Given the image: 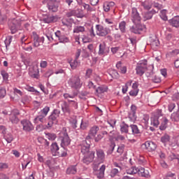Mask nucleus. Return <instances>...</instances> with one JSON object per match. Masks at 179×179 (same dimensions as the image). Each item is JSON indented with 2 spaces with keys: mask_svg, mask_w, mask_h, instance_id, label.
Returning <instances> with one entry per match:
<instances>
[{
  "mask_svg": "<svg viewBox=\"0 0 179 179\" xmlns=\"http://www.w3.org/2000/svg\"><path fill=\"white\" fill-rule=\"evenodd\" d=\"M68 85L71 87V89L78 90V89H80V87H82L83 83L80 80V77L78 76H73L68 80Z\"/></svg>",
  "mask_w": 179,
  "mask_h": 179,
  "instance_id": "f257e3e1",
  "label": "nucleus"
},
{
  "mask_svg": "<svg viewBox=\"0 0 179 179\" xmlns=\"http://www.w3.org/2000/svg\"><path fill=\"white\" fill-rule=\"evenodd\" d=\"M59 114H61V110L58 109H55L51 115L48 117V122L47 124V128H51L54 124L58 122V118H59Z\"/></svg>",
  "mask_w": 179,
  "mask_h": 179,
  "instance_id": "f03ea898",
  "label": "nucleus"
},
{
  "mask_svg": "<svg viewBox=\"0 0 179 179\" xmlns=\"http://www.w3.org/2000/svg\"><path fill=\"white\" fill-rule=\"evenodd\" d=\"M95 29L96 35L99 37H106L111 33V29L110 28L103 27L101 24H96Z\"/></svg>",
  "mask_w": 179,
  "mask_h": 179,
  "instance_id": "7ed1b4c3",
  "label": "nucleus"
},
{
  "mask_svg": "<svg viewBox=\"0 0 179 179\" xmlns=\"http://www.w3.org/2000/svg\"><path fill=\"white\" fill-rule=\"evenodd\" d=\"M59 141L61 142L62 148H65V146H69L71 145V138L66 131H62L59 134Z\"/></svg>",
  "mask_w": 179,
  "mask_h": 179,
  "instance_id": "20e7f679",
  "label": "nucleus"
},
{
  "mask_svg": "<svg viewBox=\"0 0 179 179\" xmlns=\"http://www.w3.org/2000/svg\"><path fill=\"white\" fill-rule=\"evenodd\" d=\"M146 69H148V61L144 60L141 62L137 64L136 68V75H138V76H142V75L146 72Z\"/></svg>",
  "mask_w": 179,
  "mask_h": 179,
  "instance_id": "39448f33",
  "label": "nucleus"
},
{
  "mask_svg": "<svg viewBox=\"0 0 179 179\" xmlns=\"http://www.w3.org/2000/svg\"><path fill=\"white\" fill-rule=\"evenodd\" d=\"M20 20L13 19L10 23H9V29L11 31V34H15L17 31V30H20V26H21Z\"/></svg>",
  "mask_w": 179,
  "mask_h": 179,
  "instance_id": "423d86ee",
  "label": "nucleus"
},
{
  "mask_svg": "<svg viewBox=\"0 0 179 179\" xmlns=\"http://www.w3.org/2000/svg\"><path fill=\"white\" fill-rule=\"evenodd\" d=\"M45 2L47 3V8L49 12H58L59 6L57 0H45Z\"/></svg>",
  "mask_w": 179,
  "mask_h": 179,
  "instance_id": "0eeeda50",
  "label": "nucleus"
},
{
  "mask_svg": "<svg viewBox=\"0 0 179 179\" xmlns=\"http://www.w3.org/2000/svg\"><path fill=\"white\" fill-rule=\"evenodd\" d=\"M127 174H138L140 177H143V173H145V168L132 166L131 169L127 171Z\"/></svg>",
  "mask_w": 179,
  "mask_h": 179,
  "instance_id": "6e6552de",
  "label": "nucleus"
},
{
  "mask_svg": "<svg viewBox=\"0 0 179 179\" xmlns=\"http://www.w3.org/2000/svg\"><path fill=\"white\" fill-rule=\"evenodd\" d=\"M131 21L134 24H136V23H139L141 20H142V17H141V15H139V13L138 12V9L136 8H133L131 10Z\"/></svg>",
  "mask_w": 179,
  "mask_h": 179,
  "instance_id": "1a4fd4ad",
  "label": "nucleus"
},
{
  "mask_svg": "<svg viewBox=\"0 0 179 179\" xmlns=\"http://www.w3.org/2000/svg\"><path fill=\"white\" fill-rule=\"evenodd\" d=\"M31 38L34 41V47H40L44 43V37L39 38L36 32L32 33Z\"/></svg>",
  "mask_w": 179,
  "mask_h": 179,
  "instance_id": "9d476101",
  "label": "nucleus"
},
{
  "mask_svg": "<svg viewBox=\"0 0 179 179\" xmlns=\"http://www.w3.org/2000/svg\"><path fill=\"white\" fill-rule=\"evenodd\" d=\"M21 124L23 127V130L25 131V132H31V131L34 130V126H33L31 122L27 120H22Z\"/></svg>",
  "mask_w": 179,
  "mask_h": 179,
  "instance_id": "9b49d317",
  "label": "nucleus"
},
{
  "mask_svg": "<svg viewBox=\"0 0 179 179\" xmlns=\"http://www.w3.org/2000/svg\"><path fill=\"white\" fill-rule=\"evenodd\" d=\"M110 52V48L107 47L106 43H101L99 45V50L98 52L99 55L100 56H106L108 55Z\"/></svg>",
  "mask_w": 179,
  "mask_h": 179,
  "instance_id": "f8f14e48",
  "label": "nucleus"
},
{
  "mask_svg": "<svg viewBox=\"0 0 179 179\" xmlns=\"http://www.w3.org/2000/svg\"><path fill=\"white\" fill-rule=\"evenodd\" d=\"M90 141H83L80 144L81 152L83 155H88L90 153Z\"/></svg>",
  "mask_w": 179,
  "mask_h": 179,
  "instance_id": "ddd939ff",
  "label": "nucleus"
},
{
  "mask_svg": "<svg viewBox=\"0 0 179 179\" xmlns=\"http://www.w3.org/2000/svg\"><path fill=\"white\" fill-rule=\"evenodd\" d=\"M55 36L58 38L59 43H63V44H66V43H70L69 38L68 36L62 34L61 31H57L55 33Z\"/></svg>",
  "mask_w": 179,
  "mask_h": 179,
  "instance_id": "4468645a",
  "label": "nucleus"
},
{
  "mask_svg": "<svg viewBox=\"0 0 179 179\" xmlns=\"http://www.w3.org/2000/svg\"><path fill=\"white\" fill-rule=\"evenodd\" d=\"M94 159V152L92 151L89 154H85L84 155V157L83 159V162L85 164H90L92 162H93V159Z\"/></svg>",
  "mask_w": 179,
  "mask_h": 179,
  "instance_id": "2eb2a0df",
  "label": "nucleus"
},
{
  "mask_svg": "<svg viewBox=\"0 0 179 179\" xmlns=\"http://www.w3.org/2000/svg\"><path fill=\"white\" fill-rule=\"evenodd\" d=\"M115 120H111L110 122H108L110 127H111L110 129H108V131H110L108 134L109 139H114V138H115L117 132L113 130L114 127H115Z\"/></svg>",
  "mask_w": 179,
  "mask_h": 179,
  "instance_id": "dca6fc26",
  "label": "nucleus"
},
{
  "mask_svg": "<svg viewBox=\"0 0 179 179\" xmlns=\"http://www.w3.org/2000/svg\"><path fill=\"white\" fill-rule=\"evenodd\" d=\"M131 31L135 34H141V32L143 31V27L139 22L136 23L135 26L131 27Z\"/></svg>",
  "mask_w": 179,
  "mask_h": 179,
  "instance_id": "f3484780",
  "label": "nucleus"
},
{
  "mask_svg": "<svg viewBox=\"0 0 179 179\" xmlns=\"http://www.w3.org/2000/svg\"><path fill=\"white\" fill-rule=\"evenodd\" d=\"M144 145L148 152H153L157 148V145L152 141H146Z\"/></svg>",
  "mask_w": 179,
  "mask_h": 179,
  "instance_id": "a211bd4d",
  "label": "nucleus"
},
{
  "mask_svg": "<svg viewBox=\"0 0 179 179\" xmlns=\"http://www.w3.org/2000/svg\"><path fill=\"white\" fill-rule=\"evenodd\" d=\"M96 152L98 160L101 162H104V159H106V154L104 153V150L98 149L96 150Z\"/></svg>",
  "mask_w": 179,
  "mask_h": 179,
  "instance_id": "6ab92c4d",
  "label": "nucleus"
},
{
  "mask_svg": "<svg viewBox=\"0 0 179 179\" xmlns=\"http://www.w3.org/2000/svg\"><path fill=\"white\" fill-rule=\"evenodd\" d=\"M156 13V11L152 10L151 11H146L143 13V17L144 20H149L150 19H152L153 17V15Z\"/></svg>",
  "mask_w": 179,
  "mask_h": 179,
  "instance_id": "aec40b11",
  "label": "nucleus"
},
{
  "mask_svg": "<svg viewBox=\"0 0 179 179\" xmlns=\"http://www.w3.org/2000/svg\"><path fill=\"white\" fill-rule=\"evenodd\" d=\"M50 150L52 153H53L54 156H57L59 152V147L58 146V143H53L51 145Z\"/></svg>",
  "mask_w": 179,
  "mask_h": 179,
  "instance_id": "412c9836",
  "label": "nucleus"
},
{
  "mask_svg": "<svg viewBox=\"0 0 179 179\" xmlns=\"http://www.w3.org/2000/svg\"><path fill=\"white\" fill-rule=\"evenodd\" d=\"M104 171H106V165H102L99 170L95 173L97 178L101 179L104 178Z\"/></svg>",
  "mask_w": 179,
  "mask_h": 179,
  "instance_id": "4be33fe9",
  "label": "nucleus"
},
{
  "mask_svg": "<svg viewBox=\"0 0 179 179\" xmlns=\"http://www.w3.org/2000/svg\"><path fill=\"white\" fill-rule=\"evenodd\" d=\"M159 114L160 113H158L157 115L151 117V125L156 127V128H157V127H159V124H160L159 122V117H160Z\"/></svg>",
  "mask_w": 179,
  "mask_h": 179,
  "instance_id": "5701e85b",
  "label": "nucleus"
},
{
  "mask_svg": "<svg viewBox=\"0 0 179 179\" xmlns=\"http://www.w3.org/2000/svg\"><path fill=\"white\" fill-rule=\"evenodd\" d=\"M115 5V3L110 1V2H105L103 3V10L104 12H110V9L113 8Z\"/></svg>",
  "mask_w": 179,
  "mask_h": 179,
  "instance_id": "b1692460",
  "label": "nucleus"
},
{
  "mask_svg": "<svg viewBox=\"0 0 179 179\" xmlns=\"http://www.w3.org/2000/svg\"><path fill=\"white\" fill-rule=\"evenodd\" d=\"M169 23L173 27H179V16H176L171 20H169Z\"/></svg>",
  "mask_w": 179,
  "mask_h": 179,
  "instance_id": "393cba45",
  "label": "nucleus"
},
{
  "mask_svg": "<svg viewBox=\"0 0 179 179\" xmlns=\"http://www.w3.org/2000/svg\"><path fill=\"white\" fill-rule=\"evenodd\" d=\"M38 121L39 122H42V124H43V122H45V116L41 115V113H39V115L34 118V124H38Z\"/></svg>",
  "mask_w": 179,
  "mask_h": 179,
  "instance_id": "a878e982",
  "label": "nucleus"
},
{
  "mask_svg": "<svg viewBox=\"0 0 179 179\" xmlns=\"http://www.w3.org/2000/svg\"><path fill=\"white\" fill-rule=\"evenodd\" d=\"M129 126L125 123V122H123L122 124H120V131L122 134H131L129 132Z\"/></svg>",
  "mask_w": 179,
  "mask_h": 179,
  "instance_id": "bb28decb",
  "label": "nucleus"
},
{
  "mask_svg": "<svg viewBox=\"0 0 179 179\" xmlns=\"http://www.w3.org/2000/svg\"><path fill=\"white\" fill-rule=\"evenodd\" d=\"M131 113L129 115V118L131 120H136V106L131 105Z\"/></svg>",
  "mask_w": 179,
  "mask_h": 179,
  "instance_id": "cd10ccee",
  "label": "nucleus"
},
{
  "mask_svg": "<svg viewBox=\"0 0 179 179\" xmlns=\"http://www.w3.org/2000/svg\"><path fill=\"white\" fill-rule=\"evenodd\" d=\"M85 31H86V28H85L84 26H80V25L76 26L73 30V33H76V34L85 33Z\"/></svg>",
  "mask_w": 179,
  "mask_h": 179,
  "instance_id": "c85d7f7f",
  "label": "nucleus"
},
{
  "mask_svg": "<svg viewBox=\"0 0 179 179\" xmlns=\"http://www.w3.org/2000/svg\"><path fill=\"white\" fill-rule=\"evenodd\" d=\"M62 110L64 113H71V109H69V106L66 101H62Z\"/></svg>",
  "mask_w": 179,
  "mask_h": 179,
  "instance_id": "c756f323",
  "label": "nucleus"
},
{
  "mask_svg": "<svg viewBox=\"0 0 179 179\" xmlns=\"http://www.w3.org/2000/svg\"><path fill=\"white\" fill-rule=\"evenodd\" d=\"M43 20L45 23H52V22H55V17L53 15H47Z\"/></svg>",
  "mask_w": 179,
  "mask_h": 179,
  "instance_id": "7c9ffc66",
  "label": "nucleus"
},
{
  "mask_svg": "<svg viewBox=\"0 0 179 179\" xmlns=\"http://www.w3.org/2000/svg\"><path fill=\"white\" fill-rule=\"evenodd\" d=\"M167 124H169V120H167L166 117H163V120L159 127V129L161 131H164V129L167 128Z\"/></svg>",
  "mask_w": 179,
  "mask_h": 179,
  "instance_id": "2f4dec72",
  "label": "nucleus"
},
{
  "mask_svg": "<svg viewBox=\"0 0 179 179\" xmlns=\"http://www.w3.org/2000/svg\"><path fill=\"white\" fill-rule=\"evenodd\" d=\"M119 29L121 33H125L127 31V22H125V21L120 22Z\"/></svg>",
  "mask_w": 179,
  "mask_h": 179,
  "instance_id": "473e14b6",
  "label": "nucleus"
},
{
  "mask_svg": "<svg viewBox=\"0 0 179 179\" xmlns=\"http://www.w3.org/2000/svg\"><path fill=\"white\" fill-rule=\"evenodd\" d=\"M77 171L76 166H71L67 169L66 174H76Z\"/></svg>",
  "mask_w": 179,
  "mask_h": 179,
  "instance_id": "72a5a7b5",
  "label": "nucleus"
},
{
  "mask_svg": "<svg viewBox=\"0 0 179 179\" xmlns=\"http://www.w3.org/2000/svg\"><path fill=\"white\" fill-rule=\"evenodd\" d=\"M99 127L97 126L92 127L90 130V135H91L92 138L96 136V134L99 132Z\"/></svg>",
  "mask_w": 179,
  "mask_h": 179,
  "instance_id": "f704fd0d",
  "label": "nucleus"
},
{
  "mask_svg": "<svg viewBox=\"0 0 179 179\" xmlns=\"http://www.w3.org/2000/svg\"><path fill=\"white\" fill-rule=\"evenodd\" d=\"M130 128L131 129V134H133V135H136L141 133L139 129L138 128V126L135 124H131Z\"/></svg>",
  "mask_w": 179,
  "mask_h": 179,
  "instance_id": "c9c22d12",
  "label": "nucleus"
},
{
  "mask_svg": "<svg viewBox=\"0 0 179 179\" xmlns=\"http://www.w3.org/2000/svg\"><path fill=\"white\" fill-rule=\"evenodd\" d=\"M118 173H120V169H112L109 173V176L111 177V178H114L116 176H117Z\"/></svg>",
  "mask_w": 179,
  "mask_h": 179,
  "instance_id": "e433bc0d",
  "label": "nucleus"
},
{
  "mask_svg": "<svg viewBox=\"0 0 179 179\" xmlns=\"http://www.w3.org/2000/svg\"><path fill=\"white\" fill-rule=\"evenodd\" d=\"M9 120L10 121V122H12V124H18L20 121L19 117H17V116H15L10 114L9 117Z\"/></svg>",
  "mask_w": 179,
  "mask_h": 179,
  "instance_id": "4c0bfd02",
  "label": "nucleus"
},
{
  "mask_svg": "<svg viewBox=\"0 0 179 179\" xmlns=\"http://www.w3.org/2000/svg\"><path fill=\"white\" fill-rule=\"evenodd\" d=\"M63 96H64V99H66V100L69 101V99H75V97H76L78 96V93L73 92L72 94L66 93V94H64Z\"/></svg>",
  "mask_w": 179,
  "mask_h": 179,
  "instance_id": "58836bf2",
  "label": "nucleus"
},
{
  "mask_svg": "<svg viewBox=\"0 0 179 179\" xmlns=\"http://www.w3.org/2000/svg\"><path fill=\"white\" fill-rule=\"evenodd\" d=\"M95 91L96 93H98V94H101V93H106V92H107V87L100 86V87L96 88Z\"/></svg>",
  "mask_w": 179,
  "mask_h": 179,
  "instance_id": "ea45409f",
  "label": "nucleus"
},
{
  "mask_svg": "<svg viewBox=\"0 0 179 179\" xmlns=\"http://www.w3.org/2000/svg\"><path fill=\"white\" fill-rule=\"evenodd\" d=\"M141 6H143L144 9L149 10L152 8V4L148 1L141 3Z\"/></svg>",
  "mask_w": 179,
  "mask_h": 179,
  "instance_id": "a19ab883",
  "label": "nucleus"
},
{
  "mask_svg": "<svg viewBox=\"0 0 179 179\" xmlns=\"http://www.w3.org/2000/svg\"><path fill=\"white\" fill-rule=\"evenodd\" d=\"M49 111H50V107L45 106L41 110V113H39V114H41L42 115L47 117V115L48 114Z\"/></svg>",
  "mask_w": 179,
  "mask_h": 179,
  "instance_id": "79ce46f5",
  "label": "nucleus"
},
{
  "mask_svg": "<svg viewBox=\"0 0 179 179\" xmlns=\"http://www.w3.org/2000/svg\"><path fill=\"white\" fill-rule=\"evenodd\" d=\"M38 142L41 143H43L45 148H48L50 146V141H47L46 139H44L43 138H38Z\"/></svg>",
  "mask_w": 179,
  "mask_h": 179,
  "instance_id": "37998d69",
  "label": "nucleus"
},
{
  "mask_svg": "<svg viewBox=\"0 0 179 179\" xmlns=\"http://www.w3.org/2000/svg\"><path fill=\"white\" fill-rule=\"evenodd\" d=\"M170 141V136L165 134L161 137V142L162 143H167V142Z\"/></svg>",
  "mask_w": 179,
  "mask_h": 179,
  "instance_id": "c03bdc74",
  "label": "nucleus"
},
{
  "mask_svg": "<svg viewBox=\"0 0 179 179\" xmlns=\"http://www.w3.org/2000/svg\"><path fill=\"white\" fill-rule=\"evenodd\" d=\"M6 15L2 13L1 11H0V24H3L5 22H6Z\"/></svg>",
  "mask_w": 179,
  "mask_h": 179,
  "instance_id": "a18cd8bd",
  "label": "nucleus"
},
{
  "mask_svg": "<svg viewBox=\"0 0 179 179\" xmlns=\"http://www.w3.org/2000/svg\"><path fill=\"white\" fill-rule=\"evenodd\" d=\"M45 135L46 136H48V139L49 141H55V139L57 138V135L55 134L48 133Z\"/></svg>",
  "mask_w": 179,
  "mask_h": 179,
  "instance_id": "49530a36",
  "label": "nucleus"
},
{
  "mask_svg": "<svg viewBox=\"0 0 179 179\" xmlns=\"http://www.w3.org/2000/svg\"><path fill=\"white\" fill-rule=\"evenodd\" d=\"M115 148V143H111L107 151V155H111L113 152H114Z\"/></svg>",
  "mask_w": 179,
  "mask_h": 179,
  "instance_id": "de8ad7c7",
  "label": "nucleus"
},
{
  "mask_svg": "<svg viewBox=\"0 0 179 179\" xmlns=\"http://www.w3.org/2000/svg\"><path fill=\"white\" fill-rule=\"evenodd\" d=\"M167 11L166 10H161V13H160V17L161 19H162V20H167Z\"/></svg>",
  "mask_w": 179,
  "mask_h": 179,
  "instance_id": "09e8293b",
  "label": "nucleus"
},
{
  "mask_svg": "<svg viewBox=\"0 0 179 179\" xmlns=\"http://www.w3.org/2000/svg\"><path fill=\"white\" fill-rule=\"evenodd\" d=\"M4 138L8 143H11L12 141H13V136L10 134H6Z\"/></svg>",
  "mask_w": 179,
  "mask_h": 179,
  "instance_id": "8fccbe9b",
  "label": "nucleus"
},
{
  "mask_svg": "<svg viewBox=\"0 0 179 179\" xmlns=\"http://www.w3.org/2000/svg\"><path fill=\"white\" fill-rule=\"evenodd\" d=\"M6 96V90L5 87H0V99H3Z\"/></svg>",
  "mask_w": 179,
  "mask_h": 179,
  "instance_id": "3c124183",
  "label": "nucleus"
},
{
  "mask_svg": "<svg viewBox=\"0 0 179 179\" xmlns=\"http://www.w3.org/2000/svg\"><path fill=\"white\" fill-rule=\"evenodd\" d=\"M12 38H13L12 36H8L6 37L4 41L6 47H8V45H10V43H12Z\"/></svg>",
  "mask_w": 179,
  "mask_h": 179,
  "instance_id": "603ef678",
  "label": "nucleus"
},
{
  "mask_svg": "<svg viewBox=\"0 0 179 179\" xmlns=\"http://www.w3.org/2000/svg\"><path fill=\"white\" fill-rule=\"evenodd\" d=\"M83 7L84 8V9H85L86 10H87V12H93V10H94L93 9V8L90 7V5L89 4H86L85 3H83L82 4Z\"/></svg>",
  "mask_w": 179,
  "mask_h": 179,
  "instance_id": "864d4df0",
  "label": "nucleus"
},
{
  "mask_svg": "<svg viewBox=\"0 0 179 179\" xmlns=\"http://www.w3.org/2000/svg\"><path fill=\"white\" fill-rule=\"evenodd\" d=\"M76 10H71L66 13V16H67V17H71V16H76Z\"/></svg>",
  "mask_w": 179,
  "mask_h": 179,
  "instance_id": "5fc2aeb1",
  "label": "nucleus"
},
{
  "mask_svg": "<svg viewBox=\"0 0 179 179\" xmlns=\"http://www.w3.org/2000/svg\"><path fill=\"white\" fill-rule=\"evenodd\" d=\"M63 149L64 150V151H59L57 156H61L62 157H66V156L68 155V153L66 152V149H65V147H63Z\"/></svg>",
  "mask_w": 179,
  "mask_h": 179,
  "instance_id": "6e6d98bb",
  "label": "nucleus"
},
{
  "mask_svg": "<svg viewBox=\"0 0 179 179\" xmlns=\"http://www.w3.org/2000/svg\"><path fill=\"white\" fill-rule=\"evenodd\" d=\"M131 44L133 45L134 50L136 48V38H129Z\"/></svg>",
  "mask_w": 179,
  "mask_h": 179,
  "instance_id": "4d7b16f0",
  "label": "nucleus"
},
{
  "mask_svg": "<svg viewBox=\"0 0 179 179\" xmlns=\"http://www.w3.org/2000/svg\"><path fill=\"white\" fill-rule=\"evenodd\" d=\"M166 39L168 41H174V35H173V34H166Z\"/></svg>",
  "mask_w": 179,
  "mask_h": 179,
  "instance_id": "13d9d810",
  "label": "nucleus"
},
{
  "mask_svg": "<svg viewBox=\"0 0 179 179\" xmlns=\"http://www.w3.org/2000/svg\"><path fill=\"white\" fill-rule=\"evenodd\" d=\"M20 34L21 35V38H20L21 43L24 44V42H26L27 40V36H26L24 34L22 33H20Z\"/></svg>",
  "mask_w": 179,
  "mask_h": 179,
  "instance_id": "bf43d9fd",
  "label": "nucleus"
},
{
  "mask_svg": "<svg viewBox=\"0 0 179 179\" xmlns=\"http://www.w3.org/2000/svg\"><path fill=\"white\" fill-rule=\"evenodd\" d=\"M138 93H139V90H131L129 92L130 96H138Z\"/></svg>",
  "mask_w": 179,
  "mask_h": 179,
  "instance_id": "052dcab7",
  "label": "nucleus"
},
{
  "mask_svg": "<svg viewBox=\"0 0 179 179\" xmlns=\"http://www.w3.org/2000/svg\"><path fill=\"white\" fill-rule=\"evenodd\" d=\"M69 103L70 106H73V107H74L76 110L78 108V102L75 101H71V99H69Z\"/></svg>",
  "mask_w": 179,
  "mask_h": 179,
  "instance_id": "680f3d73",
  "label": "nucleus"
},
{
  "mask_svg": "<svg viewBox=\"0 0 179 179\" xmlns=\"http://www.w3.org/2000/svg\"><path fill=\"white\" fill-rule=\"evenodd\" d=\"M152 80L154 82V83H160V82H162L160 78L157 77V76H155L154 77L152 76Z\"/></svg>",
  "mask_w": 179,
  "mask_h": 179,
  "instance_id": "e2e57ef3",
  "label": "nucleus"
},
{
  "mask_svg": "<svg viewBox=\"0 0 179 179\" xmlns=\"http://www.w3.org/2000/svg\"><path fill=\"white\" fill-rule=\"evenodd\" d=\"M70 66H71L72 69H75V68L78 66V60L76 59L73 62H71Z\"/></svg>",
  "mask_w": 179,
  "mask_h": 179,
  "instance_id": "0e129e2a",
  "label": "nucleus"
},
{
  "mask_svg": "<svg viewBox=\"0 0 179 179\" xmlns=\"http://www.w3.org/2000/svg\"><path fill=\"white\" fill-rule=\"evenodd\" d=\"M125 148V145H122L117 148V153H120V155H122L124 153V149Z\"/></svg>",
  "mask_w": 179,
  "mask_h": 179,
  "instance_id": "69168bd1",
  "label": "nucleus"
},
{
  "mask_svg": "<svg viewBox=\"0 0 179 179\" xmlns=\"http://www.w3.org/2000/svg\"><path fill=\"white\" fill-rule=\"evenodd\" d=\"M153 75H155V73L153 72V70L148 71L145 73V76L147 78H152Z\"/></svg>",
  "mask_w": 179,
  "mask_h": 179,
  "instance_id": "338daca9",
  "label": "nucleus"
},
{
  "mask_svg": "<svg viewBox=\"0 0 179 179\" xmlns=\"http://www.w3.org/2000/svg\"><path fill=\"white\" fill-rule=\"evenodd\" d=\"M5 169H8L6 163H0V171H3Z\"/></svg>",
  "mask_w": 179,
  "mask_h": 179,
  "instance_id": "774afa93",
  "label": "nucleus"
}]
</instances>
